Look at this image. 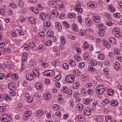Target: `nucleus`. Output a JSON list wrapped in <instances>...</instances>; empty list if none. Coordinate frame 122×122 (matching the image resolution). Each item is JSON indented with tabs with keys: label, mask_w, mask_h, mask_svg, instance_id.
Instances as JSON below:
<instances>
[{
	"label": "nucleus",
	"mask_w": 122,
	"mask_h": 122,
	"mask_svg": "<svg viewBox=\"0 0 122 122\" xmlns=\"http://www.w3.org/2000/svg\"><path fill=\"white\" fill-rule=\"evenodd\" d=\"M103 44L107 48H109L111 47V45L108 42L105 40H103L102 41Z\"/></svg>",
	"instance_id": "nucleus-4"
},
{
	"label": "nucleus",
	"mask_w": 122,
	"mask_h": 122,
	"mask_svg": "<svg viewBox=\"0 0 122 122\" xmlns=\"http://www.w3.org/2000/svg\"><path fill=\"white\" fill-rule=\"evenodd\" d=\"M57 30H61V24L59 23H56L55 24Z\"/></svg>",
	"instance_id": "nucleus-25"
},
{
	"label": "nucleus",
	"mask_w": 122,
	"mask_h": 122,
	"mask_svg": "<svg viewBox=\"0 0 122 122\" xmlns=\"http://www.w3.org/2000/svg\"><path fill=\"white\" fill-rule=\"evenodd\" d=\"M83 112L84 114L87 116L90 115L91 113V110L88 107L85 108Z\"/></svg>",
	"instance_id": "nucleus-2"
},
{
	"label": "nucleus",
	"mask_w": 122,
	"mask_h": 122,
	"mask_svg": "<svg viewBox=\"0 0 122 122\" xmlns=\"http://www.w3.org/2000/svg\"><path fill=\"white\" fill-rule=\"evenodd\" d=\"M35 87L37 89H40L43 88V85L41 82H37L35 85Z\"/></svg>",
	"instance_id": "nucleus-9"
},
{
	"label": "nucleus",
	"mask_w": 122,
	"mask_h": 122,
	"mask_svg": "<svg viewBox=\"0 0 122 122\" xmlns=\"http://www.w3.org/2000/svg\"><path fill=\"white\" fill-rule=\"evenodd\" d=\"M85 66V64L83 62L79 64L78 66L81 68H83Z\"/></svg>",
	"instance_id": "nucleus-60"
},
{
	"label": "nucleus",
	"mask_w": 122,
	"mask_h": 122,
	"mask_svg": "<svg viewBox=\"0 0 122 122\" xmlns=\"http://www.w3.org/2000/svg\"><path fill=\"white\" fill-rule=\"evenodd\" d=\"M96 92H98V93L99 94H102L105 91V90L104 88L102 89H97L96 88Z\"/></svg>",
	"instance_id": "nucleus-22"
},
{
	"label": "nucleus",
	"mask_w": 122,
	"mask_h": 122,
	"mask_svg": "<svg viewBox=\"0 0 122 122\" xmlns=\"http://www.w3.org/2000/svg\"><path fill=\"white\" fill-rule=\"evenodd\" d=\"M63 24L67 28H69L70 27L69 25L68 22L66 21H63Z\"/></svg>",
	"instance_id": "nucleus-41"
},
{
	"label": "nucleus",
	"mask_w": 122,
	"mask_h": 122,
	"mask_svg": "<svg viewBox=\"0 0 122 122\" xmlns=\"http://www.w3.org/2000/svg\"><path fill=\"white\" fill-rule=\"evenodd\" d=\"M69 64L72 66H74L76 65V63L73 61L72 59L69 60Z\"/></svg>",
	"instance_id": "nucleus-18"
},
{
	"label": "nucleus",
	"mask_w": 122,
	"mask_h": 122,
	"mask_svg": "<svg viewBox=\"0 0 122 122\" xmlns=\"http://www.w3.org/2000/svg\"><path fill=\"white\" fill-rule=\"evenodd\" d=\"M15 86L12 83H9L8 85V88L11 90H12V88H15Z\"/></svg>",
	"instance_id": "nucleus-36"
},
{
	"label": "nucleus",
	"mask_w": 122,
	"mask_h": 122,
	"mask_svg": "<svg viewBox=\"0 0 122 122\" xmlns=\"http://www.w3.org/2000/svg\"><path fill=\"white\" fill-rule=\"evenodd\" d=\"M62 43L63 44H64L66 43V41L65 38L63 36H62L60 37Z\"/></svg>",
	"instance_id": "nucleus-43"
},
{
	"label": "nucleus",
	"mask_w": 122,
	"mask_h": 122,
	"mask_svg": "<svg viewBox=\"0 0 122 122\" xmlns=\"http://www.w3.org/2000/svg\"><path fill=\"white\" fill-rule=\"evenodd\" d=\"M25 117H27L29 116L31 114V113L30 111L28 110L26 111L25 112Z\"/></svg>",
	"instance_id": "nucleus-27"
},
{
	"label": "nucleus",
	"mask_w": 122,
	"mask_h": 122,
	"mask_svg": "<svg viewBox=\"0 0 122 122\" xmlns=\"http://www.w3.org/2000/svg\"><path fill=\"white\" fill-rule=\"evenodd\" d=\"M3 99L6 100L7 101H9L11 99L10 97L8 95L6 94L4 95Z\"/></svg>",
	"instance_id": "nucleus-20"
},
{
	"label": "nucleus",
	"mask_w": 122,
	"mask_h": 122,
	"mask_svg": "<svg viewBox=\"0 0 122 122\" xmlns=\"http://www.w3.org/2000/svg\"><path fill=\"white\" fill-rule=\"evenodd\" d=\"M114 53L116 55H118L120 53V51L117 48H115L114 49Z\"/></svg>",
	"instance_id": "nucleus-30"
},
{
	"label": "nucleus",
	"mask_w": 122,
	"mask_h": 122,
	"mask_svg": "<svg viewBox=\"0 0 122 122\" xmlns=\"http://www.w3.org/2000/svg\"><path fill=\"white\" fill-rule=\"evenodd\" d=\"M88 69L89 71L93 72L95 70L94 67L90 65L89 66Z\"/></svg>",
	"instance_id": "nucleus-45"
},
{
	"label": "nucleus",
	"mask_w": 122,
	"mask_h": 122,
	"mask_svg": "<svg viewBox=\"0 0 122 122\" xmlns=\"http://www.w3.org/2000/svg\"><path fill=\"white\" fill-rule=\"evenodd\" d=\"M83 105L81 104H78L76 106V107L78 108L79 110H82L83 108Z\"/></svg>",
	"instance_id": "nucleus-33"
},
{
	"label": "nucleus",
	"mask_w": 122,
	"mask_h": 122,
	"mask_svg": "<svg viewBox=\"0 0 122 122\" xmlns=\"http://www.w3.org/2000/svg\"><path fill=\"white\" fill-rule=\"evenodd\" d=\"M59 108V106L57 105H54V109L55 110H57Z\"/></svg>",
	"instance_id": "nucleus-62"
},
{
	"label": "nucleus",
	"mask_w": 122,
	"mask_h": 122,
	"mask_svg": "<svg viewBox=\"0 0 122 122\" xmlns=\"http://www.w3.org/2000/svg\"><path fill=\"white\" fill-rule=\"evenodd\" d=\"M27 102L29 103H31L33 100V99L31 97H30L28 98H27Z\"/></svg>",
	"instance_id": "nucleus-52"
},
{
	"label": "nucleus",
	"mask_w": 122,
	"mask_h": 122,
	"mask_svg": "<svg viewBox=\"0 0 122 122\" xmlns=\"http://www.w3.org/2000/svg\"><path fill=\"white\" fill-rule=\"evenodd\" d=\"M75 59L77 61H80L81 60V57L79 56H74Z\"/></svg>",
	"instance_id": "nucleus-55"
},
{
	"label": "nucleus",
	"mask_w": 122,
	"mask_h": 122,
	"mask_svg": "<svg viewBox=\"0 0 122 122\" xmlns=\"http://www.w3.org/2000/svg\"><path fill=\"white\" fill-rule=\"evenodd\" d=\"M88 45L87 43L86 42L83 46V48L84 49H87L88 47Z\"/></svg>",
	"instance_id": "nucleus-50"
},
{
	"label": "nucleus",
	"mask_w": 122,
	"mask_h": 122,
	"mask_svg": "<svg viewBox=\"0 0 122 122\" xmlns=\"http://www.w3.org/2000/svg\"><path fill=\"white\" fill-rule=\"evenodd\" d=\"M26 77L27 79L30 81H32L34 79V76L31 74H27L26 75Z\"/></svg>",
	"instance_id": "nucleus-7"
},
{
	"label": "nucleus",
	"mask_w": 122,
	"mask_h": 122,
	"mask_svg": "<svg viewBox=\"0 0 122 122\" xmlns=\"http://www.w3.org/2000/svg\"><path fill=\"white\" fill-rule=\"evenodd\" d=\"M49 76L52 77L54 76L55 74V71L52 70H50Z\"/></svg>",
	"instance_id": "nucleus-34"
},
{
	"label": "nucleus",
	"mask_w": 122,
	"mask_h": 122,
	"mask_svg": "<svg viewBox=\"0 0 122 122\" xmlns=\"http://www.w3.org/2000/svg\"><path fill=\"white\" fill-rule=\"evenodd\" d=\"M38 35L40 36L43 37H44L45 36V33L44 31L40 32L38 33Z\"/></svg>",
	"instance_id": "nucleus-48"
},
{
	"label": "nucleus",
	"mask_w": 122,
	"mask_h": 122,
	"mask_svg": "<svg viewBox=\"0 0 122 122\" xmlns=\"http://www.w3.org/2000/svg\"><path fill=\"white\" fill-rule=\"evenodd\" d=\"M113 15L116 18H119L120 17L121 15L119 13H117L114 14H113Z\"/></svg>",
	"instance_id": "nucleus-58"
},
{
	"label": "nucleus",
	"mask_w": 122,
	"mask_h": 122,
	"mask_svg": "<svg viewBox=\"0 0 122 122\" xmlns=\"http://www.w3.org/2000/svg\"><path fill=\"white\" fill-rule=\"evenodd\" d=\"M72 29L74 30V31L76 32L77 31L78 26L77 25L74 24L72 25L71 26Z\"/></svg>",
	"instance_id": "nucleus-28"
},
{
	"label": "nucleus",
	"mask_w": 122,
	"mask_h": 122,
	"mask_svg": "<svg viewBox=\"0 0 122 122\" xmlns=\"http://www.w3.org/2000/svg\"><path fill=\"white\" fill-rule=\"evenodd\" d=\"M75 8V10L77 11V12L79 13H81L83 12V10L82 8L80 7H79V6H78L77 5L76 6Z\"/></svg>",
	"instance_id": "nucleus-10"
},
{
	"label": "nucleus",
	"mask_w": 122,
	"mask_h": 122,
	"mask_svg": "<svg viewBox=\"0 0 122 122\" xmlns=\"http://www.w3.org/2000/svg\"><path fill=\"white\" fill-rule=\"evenodd\" d=\"M92 18L94 21L96 22L99 23L100 21L99 16L93 14Z\"/></svg>",
	"instance_id": "nucleus-5"
},
{
	"label": "nucleus",
	"mask_w": 122,
	"mask_h": 122,
	"mask_svg": "<svg viewBox=\"0 0 122 122\" xmlns=\"http://www.w3.org/2000/svg\"><path fill=\"white\" fill-rule=\"evenodd\" d=\"M111 105L113 106H117L118 105V102L116 100H113L111 102Z\"/></svg>",
	"instance_id": "nucleus-16"
},
{
	"label": "nucleus",
	"mask_w": 122,
	"mask_h": 122,
	"mask_svg": "<svg viewBox=\"0 0 122 122\" xmlns=\"http://www.w3.org/2000/svg\"><path fill=\"white\" fill-rule=\"evenodd\" d=\"M112 32L113 34H114L115 36L117 38L120 36V34L118 31H112Z\"/></svg>",
	"instance_id": "nucleus-31"
},
{
	"label": "nucleus",
	"mask_w": 122,
	"mask_h": 122,
	"mask_svg": "<svg viewBox=\"0 0 122 122\" xmlns=\"http://www.w3.org/2000/svg\"><path fill=\"white\" fill-rule=\"evenodd\" d=\"M80 94L77 92H75L74 93L73 95V97L75 98H77L76 101H81V99L79 98L80 96Z\"/></svg>",
	"instance_id": "nucleus-12"
},
{
	"label": "nucleus",
	"mask_w": 122,
	"mask_h": 122,
	"mask_svg": "<svg viewBox=\"0 0 122 122\" xmlns=\"http://www.w3.org/2000/svg\"><path fill=\"white\" fill-rule=\"evenodd\" d=\"M98 58L100 60H102L104 58L105 56L103 54H100L98 55Z\"/></svg>",
	"instance_id": "nucleus-29"
},
{
	"label": "nucleus",
	"mask_w": 122,
	"mask_h": 122,
	"mask_svg": "<svg viewBox=\"0 0 122 122\" xmlns=\"http://www.w3.org/2000/svg\"><path fill=\"white\" fill-rule=\"evenodd\" d=\"M28 19L31 24H34L35 23V20L33 17H28Z\"/></svg>",
	"instance_id": "nucleus-24"
},
{
	"label": "nucleus",
	"mask_w": 122,
	"mask_h": 122,
	"mask_svg": "<svg viewBox=\"0 0 122 122\" xmlns=\"http://www.w3.org/2000/svg\"><path fill=\"white\" fill-rule=\"evenodd\" d=\"M84 59L85 60H87L89 57V55L87 53H85L83 55Z\"/></svg>",
	"instance_id": "nucleus-39"
},
{
	"label": "nucleus",
	"mask_w": 122,
	"mask_h": 122,
	"mask_svg": "<svg viewBox=\"0 0 122 122\" xmlns=\"http://www.w3.org/2000/svg\"><path fill=\"white\" fill-rule=\"evenodd\" d=\"M6 117V119H5V120H4V121L5 122H9L11 121L12 119V118L10 115H8L7 114H5Z\"/></svg>",
	"instance_id": "nucleus-19"
},
{
	"label": "nucleus",
	"mask_w": 122,
	"mask_h": 122,
	"mask_svg": "<svg viewBox=\"0 0 122 122\" xmlns=\"http://www.w3.org/2000/svg\"><path fill=\"white\" fill-rule=\"evenodd\" d=\"M38 48L41 50H45V46L44 45H41L38 47Z\"/></svg>",
	"instance_id": "nucleus-51"
},
{
	"label": "nucleus",
	"mask_w": 122,
	"mask_h": 122,
	"mask_svg": "<svg viewBox=\"0 0 122 122\" xmlns=\"http://www.w3.org/2000/svg\"><path fill=\"white\" fill-rule=\"evenodd\" d=\"M105 27H103L99 29L98 32V35L100 36H103L105 32L104 30H105Z\"/></svg>",
	"instance_id": "nucleus-6"
},
{
	"label": "nucleus",
	"mask_w": 122,
	"mask_h": 122,
	"mask_svg": "<svg viewBox=\"0 0 122 122\" xmlns=\"http://www.w3.org/2000/svg\"><path fill=\"white\" fill-rule=\"evenodd\" d=\"M27 55V54L25 53H24L22 55V60L24 61H26L27 59V57L26 56V55Z\"/></svg>",
	"instance_id": "nucleus-42"
},
{
	"label": "nucleus",
	"mask_w": 122,
	"mask_h": 122,
	"mask_svg": "<svg viewBox=\"0 0 122 122\" xmlns=\"http://www.w3.org/2000/svg\"><path fill=\"white\" fill-rule=\"evenodd\" d=\"M53 50L55 52H58V48L56 46H54L53 48Z\"/></svg>",
	"instance_id": "nucleus-59"
},
{
	"label": "nucleus",
	"mask_w": 122,
	"mask_h": 122,
	"mask_svg": "<svg viewBox=\"0 0 122 122\" xmlns=\"http://www.w3.org/2000/svg\"><path fill=\"white\" fill-rule=\"evenodd\" d=\"M85 22L88 26H90L92 24L89 18H87L85 21Z\"/></svg>",
	"instance_id": "nucleus-14"
},
{
	"label": "nucleus",
	"mask_w": 122,
	"mask_h": 122,
	"mask_svg": "<svg viewBox=\"0 0 122 122\" xmlns=\"http://www.w3.org/2000/svg\"><path fill=\"white\" fill-rule=\"evenodd\" d=\"M50 70H47L45 71L43 73V74L45 76H49Z\"/></svg>",
	"instance_id": "nucleus-47"
},
{
	"label": "nucleus",
	"mask_w": 122,
	"mask_h": 122,
	"mask_svg": "<svg viewBox=\"0 0 122 122\" xmlns=\"http://www.w3.org/2000/svg\"><path fill=\"white\" fill-rule=\"evenodd\" d=\"M59 17L61 19H63L66 18V16L64 14L62 13L60 15Z\"/></svg>",
	"instance_id": "nucleus-54"
},
{
	"label": "nucleus",
	"mask_w": 122,
	"mask_h": 122,
	"mask_svg": "<svg viewBox=\"0 0 122 122\" xmlns=\"http://www.w3.org/2000/svg\"><path fill=\"white\" fill-rule=\"evenodd\" d=\"M59 64V62L58 60H55L54 61L52 62L53 65L55 66H57Z\"/></svg>",
	"instance_id": "nucleus-40"
},
{
	"label": "nucleus",
	"mask_w": 122,
	"mask_h": 122,
	"mask_svg": "<svg viewBox=\"0 0 122 122\" xmlns=\"http://www.w3.org/2000/svg\"><path fill=\"white\" fill-rule=\"evenodd\" d=\"M66 92L65 93L67 94L68 95H71L72 94V90L71 89H68L67 90Z\"/></svg>",
	"instance_id": "nucleus-46"
},
{
	"label": "nucleus",
	"mask_w": 122,
	"mask_h": 122,
	"mask_svg": "<svg viewBox=\"0 0 122 122\" xmlns=\"http://www.w3.org/2000/svg\"><path fill=\"white\" fill-rule=\"evenodd\" d=\"M61 75H59L56 76L53 79L55 81H58L60 80L61 78Z\"/></svg>",
	"instance_id": "nucleus-32"
},
{
	"label": "nucleus",
	"mask_w": 122,
	"mask_h": 122,
	"mask_svg": "<svg viewBox=\"0 0 122 122\" xmlns=\"http://www.w3.org/2000/svg\"><path fill=\"white\" fill-rule=\"evenodd\" d=\"M88 6L91 7L92 8L96 7V6L95 5L91 2H89L87 3Z\"/></svg>",
	"instance_id": "nucleus-17"
},
{
	"label": "nucleus",
	"mask_w": 122,
	"mask_h": 122,
	"mask_svg": "<svg viewBox=\"0 0 122 122\" xmlns=\"http://www.w3.org/2000/svg\"><path fill=\"white\" fill-rule=\"evenodd\" d=\"M83 101L85 104L87 105L90 103L91 101L90 99L87 98L85 99L84 100H83Z\"/></svg>",
	"instance_id": "nucleus-35"
},
{
	"label": "nucleus",
	"mask_w": 122,
	"mask_h": 122,
	"mask_svg": "<svg viewBox=\"0 0 122 122\" xmlns=\"http://www.w3.org/2000/svg\"><path fill=\"white\" fill-rule=\"evenodd\" d=\"M43 97L45 99L48 100L51 98V95L50 93L47 92L44 94Z\"/></svg>",
	"instance_id": "nucleus-8"
},
{
	"label": "nucleus",
	"mask_w": 122,
	"mask_h": 122,
	"mask_svg": "<svg viewBox=\"0 0 122 122\" xmlns=\"http://www.w3.org/2000/svg\"><path fill=\"white\" fill-rule=\"evenodd\" d=\"M109 10L112 12H114L115 11L114 8L112 6H110L108 7Z\"/></svg>",
	"instance_id": "nucleus-56"
},
{
	"label": "nucleus",
	"mask_w": 122,
	"mask_h": 122,
	"mask_svg": "<svg viewBox=\"0 0 122 122\" xmlns=\"http://www.w3.org/2000/svg\"><path fill=\"white\" fill-rule=\"evenodd\" d=\"M75 119L76 120L80 122H83L85 119L84 116L81 115L77 116L75 117Z\"/></svg>",
	"instance_id": "nucleus-3"
},
{
	"label": "nucleus",
	"mask_w": 122,
	"mask_h": 122,
	"mask_svg": "<svg viewBox=\"0 0 122 122\" xmlns=\"http://www.w3.org/2000/svg\"><path fill=\"white\" fill-rule=\"evenodd\" d=\"M106 24L108 26H111L112 24V23L111 21H107L106 22Z\"/></svg>",
	"instance_id": "nucleus-64"
},
{
	"label": "nucleus",
	"mask_w": 122,
	"mask_h": 122,
	"mask_svg": "<svg viewBox=\"0 0 122 122\" xmlns=\"http://www.w3.org/2000/svg\"><path fill=\"white\" fill-rule=\"evenodd\" d=\"M63 68L66 70L68 69L69 68V65L66 63H64L62 65Z\"/></svg>",
	"instance_id": "nucleus-37"
},
{
	"label": "nucleus",
	"mask_w": 122,
	"mask_h": 122,
	"mask_svg": "<svg viewBox=\"0 0 122 122\" xmlns=\"http://www.w3.org/2000/svg\"><path fill=\"white\" fill-rule=\"evenodd\" d=\"M105 119L107 122H112V119L109 116H107L106 117Z\"/></svg>",
	"instance_id": "nucleus-38"
},
{
	"label": "nucleus",
	"mask_w": 122,
	"mask_h": 122,
	"mask_svg": "<svg viewBox=\"0 0 122 122\" xmlns=\"http://www.w3.org/2000/svg\"><path fill=\"white\" fill-rule=\"evenodd\" d=\"M79 33L81 35L83 36L85 35V31L84 30H81L80 31Z\"/></svg>",
	"instance_id": "nucleus-63"
},
{
	"label": "nucleus",
	"mask_w": 122,
	"mask_h": 122,
	"mask_svg": "<svg viewBox=\"0 0 122 122\" xmlns=\"http://www.w3.org/2000/svg\"><path fill=\"white\" fill-rule=\"evenodd\" d=\"M67 90H68V88L66 86L62 87H61V90L62 92L64 93L66 92Z\"/></svg>",
	"instance_id": "nucleus-26"
},
{
	"label": "nucleus",
	"mask_w": 122,
	"mask_h": 122,
	"mask_svg": "<svg viewBox=\"0 0 122 122\" xmlns=\"http://www.w3.org/2000/svg\"><path fill=\"white\" fill-rule=\"evenodd\" d=\"M52 43V42L51 41L49 40L46 42L45 44V45L47 46H50L51 45Z\"/></svg>",
	"instance_id": "nucleus-49"
},
{
	"label": "nucleus",
	"mask_w": 122,
	"mask_h": 122,
	"mask_svg": "<svg viewBox=\"0 0 122 122\" xmlns=\"http://www.w3.org/2000/svg\"><path fill=\"white\" fill-rule=\"evenodd\" d=\"M5 107L4 106H0V112H2L5 110Z\"/></svg>",
	"instance_id": "nucleus-61"
},
{
	"label": "nucleus",
	"mask_w": 122,
	"mask_h": 122,
	"mask_svg": "<svg viewBox=\"0 0 122 122\" xmlns=\"http://www.w3.org/2000/svg\"><path fill=\"white\" fill-rule=\"evenodd\" d=\"M30 45L31 46V47L33 49H35V48L36 47V46L35 45V44L33 42H30Z\"/></svg>",
	"instance_id": "nucleus-53"
},
{
	"label": "nucleus",
	"mask_w": 122,
	"mask_h": 122,
	"mask_svg": "<svg viewBox=\"0 0 122 122\" xmlns=\"http://www.w3.org/2000/svg\"><path fill=\"white\" fill-rule=\"evenodd\" d=\"M115 68L117 70H119L120 69V65L118 62H115L114 64Z\"/></svg>",
	"instance_id": "nucleus-11"
},
{
	"label": "nucleus",
	"mask_w": 122,
	"mask_h": 122,
	"mask_svg": "<svg viewBox=\"0 0 122 122\" xmlns=\"http://www.w3.org/2000/svg\"><path fill=\"white\" fill-rule=\"evenodd\" d=\"M74 79V76L71 74L68 75L65 78V81L67 82L71 83L72 82Z\"/></svg>",
	"instance_id": "nucleus-1"
},
{
	"label": "nucleus",
	"mask_w": 122,
	"mask_h": 122,
	"mask_svg": "<svg viewBox=\"0 0 122 122\" xmlns=\"http://www.w3.org/2000/svg\"><path fill=\"white\" fill-rule=\"evenodd\" d=\"M54 34V33L51 30H48L47 32L46 35L48 36L52 37Z\"/></svg>",
	"instance_id": "nucleus-23"
},
{
	"label": "nucleus",
	"mask_w": 122,
	"mask_h": 122,
	"mask_svg": "<svg viewBox=\"0 0 122 122\" xmlns=\"http://www.w3.org/2000/svg\"><path fill=\"white\" fill-rule=\"evenodd\" d=\"M40 17L41 18V20H44L46 18V15L43 13H40Z\"/></svg>",
	"instance_id": "nucleus-15"
},
{
	"label": "nucleus",
	"mask_w": 122,
	"mask_h": 122,
	"mask_svg": "<svg viewBox=\"0 0 122 122\" xmlns=\"http://www.w3.org/2000/svg\"><path fill=\"white\" fill-rule=\"evenodd\" d=\"M49 5L52 7H56L57 3L55 2L52 1H50L49 2Z\"/></svg>",
	"instance_id": "nucleus-21"
},
{
	"label": "nucleus",
	"mask_w": 122,
	"mask_h": 122,
	"mask_svg": "<svg viewBox=\"0 0 122 122\" xmlns=\"http://www.w3.org/2000/svg\"><path fill=\"white\" fill-rule=\"evenodd\" d=\"M35 63L32 60H31L29 62V66L31 67L34 66Z\"/></svg>",
	"instance_id": "nucleus-44"
},
{
	"label": "nucleus",
	"mask_w": 122,
	"mask_h": 122,
	"mask_svg": "<svg viewBox=\"0 0 122 122\" xmlns=\"http://www.w3.org/2000/svg\"><path fill=\"white\" fill-rule=\"evenodd\" d=\"M41 66L44 67H47L48 66V64L47 63H42L41 64Z\"/></svg>",
	"instance_id": "nucleus-57"
},
{
	"label": "nucleus",
	"mask_w": 122,
	"mask_h": 122,
	"mask_svg": "<svg viewBox=\"0 0 122 122\" xmlns=\"http://www.w3.org/2000/svg\"><path fill=\"white\" fill-rule=\"evenodd\" d=\"M76 16V14L73 13H68L67 15V16L69 18H74Z\"/></svg>",
	"instance_id": "nucleus-13"
}]
</instances>
